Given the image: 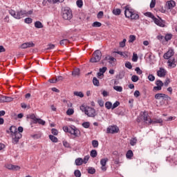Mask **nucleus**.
I'll list each match as a JSON object with an SVG mask.
<instances>
[{
	"label": "nucleus",
	"instance_id": "obj_32",
	"mask_svg": "<svg viewBox=\"0 0 177 177\" xmlns=\"http://www.w3.org/2000/svg\"><path fill=\"white\" fill-rule=\"evenodd\" d=\"M28 118H30V120H32L34 121V123L35 124L36 121L38 120L35 115L31 114L28 116Z\"/></svg>",
	"mask_w": 177,
	"mask_h": 177
},
{
	"label": "nucleus",
	"instance_id": "obj_5",
	"mask_svg": "<svg viewBox=\"0 0 177 177\" xmlns=\"http://www.w3.org/2000/svg\"><path fill=\"white\" fill-rule=\"evenodd\" d=\"M143 120L145 124H148V125L151 124H161L162 122V119H154L153 120H151V119L149 118L147 112H144Z\"/></svg>",
	"mask_w": 177,
	"mask_h": 177
},
{
	"label": "nucleus",
	"instance_id": "obj_14",
	"mask_svg": "<svg viewBox=\"0 0 177 177\" xmlns=\"http://www.w3.org/2000/svg\"><path fill=\"white\" fill-rule=\"evenodd\" d=\"M107 161H109V158H102L100 160V165H102L101 169L104 172H105V171H107V167H106V164H107Z\"/></svg>",
	"mask_w": 177,
	"mask_h": 177
},
{
	"label": "nucleus",
	"instance_id": "obj_63",
	"mask_svg": "<svg viewBox=\"0 0 177 177\" xmlns=\"http://www.w3.org/2000/svg\"><path fill=\"white\" fill-rule=\"evenodd\" d=\"M21 106L22 109H30V106H27L26 103H21Z\"/></svg>",
	"mask_w": 177,
	"mask_h": 177
},
{
	"label": "nucleus",
	"instance_id": "obj_53",
	"mask_svg": "<svg viewBox=\"0 0 177 177\" xmlns=\"http://www.w3.org/2000/svg\"><path fill=\"white\" fill-rule=\"evenodd\" d=\"M106 71H107V67L106 66H104L100 68V73H102V74H104V73H106Z\"/></svg>",
	"mask_w": 177,
	"mask_h": 177
},
{
	"label": "nucleus",
	"instance_id": "obj_21",
	"mask_svg": "<svg viewBox=\"0 0 177 177\" xmlns=\"http://www.w3.org/2000/svg\"><path fill=\"white\" fill-rule=\"evenodd\" d=\"M73 77H80V68H76L72 72Z\"/></svg>",
	"mask_w": 177,
	"mask_h": 177
},
{
	"label": "nucleus",
	"instance_id": "obj_57",
	"mask_svg": "<svg viewBox=\"0 0 177 177\" xmlns=\"http://www.w3.org/2000/svg\"><path fill=\"white\" fill-rule=\"evenodd\" d=\"M89 158H90L89 156H84V158L83 159L84 164H86V162H88V161L89 160Z\"/></svg>",
	"mask_w": 177,
	"mask_h": 177
},
{
	"label": "nucleus",
	"instance_id": "obj_1",
	"mask_svg": "<svg viewBox=\"0 0 177 177\" xmlns=\"http://www.w3.org/2000/svg\"><path fill=\"white\" fill-rule=\"evenodd\" d=\"M124 9L125 17L131 19V20H138V19H139V15H138L133 9L129 8V6H125Z\"/></svg>",
	"mask_w": 177,
	"mask_h": 177
},
{
	"label": "nucleus",
	"instance_id": "obj_60",
	"mask_svg": "<svg viewBox=\"0 0 177 177\" xmlns=\"http://www.w3.org/2000/svg\"><path fill=\"white\" fill-rule=\"evenodd\" d=\"M125 67H127V68H129V70H131V68H132V64H131V62H126Z\"/></svg>",
	"mask_w": 177,
	"mask_h": 177
},
{
	"label": "nucleus",
	"instance_id": "obj_34",
	"mask_svg": "<svg viewBox=\"0 0 177 177\" xmlns=\"http://www.w3.org/2000/svg\"><path fill=\"white\" fill-rule=\"evenodd\" d=\"M76 5H77V8H82V6L84 5V2L82 1V0H77L76 1Z\"/></svg>",
	"mask_w": 177,
	"mask_h": 177
},
{
	"label": "nucleus",
	"instance_id": "obj_27",
	"mask_svg": "<svg viewBox=\"0 0 177 177\" xmlns=\"http://www.w3.org/2000/svg\"><path fill=\"white\" fill-rule=\"evenodd\" d=\"M113 104L111 102H106L105 103V107L107 109V110H110V109H112Z\"/></svg>",
	"mask_w": 177,
	"mask_h": 177
},
{
	"label": "nucleus",
	"instance_id": "obj_31",
	"mask_svg": "<svg viewBox=\"0 0 177 177\" xmlns=\"http://www.w3.org/2000/svg\"><path fill=\"white\" fill-rule=\"evenodd\" d=\"M136 39V35H130L129 39V44H132L134 41Z\"/></svg>",
	"mask_w": 177,
	"mask_h": 177
},
{
	"label": "nucleus",
	"instance_id": "obj_23",
	"mask_svg": "<svg viewBox=\"0 0 177 177\" xmlns=\"http://www.w3.org/2000/svg\"><path fill=\"white\" fill-rule=\"evenodd\" d=\"M115 53L123 56V57H128V53L127 52L115 51Z\"/></svg>",
	"mask_w": 177,
	"mask_h": 177
},
{
	"label": "nucleus",
	"instance_id": "obj_62",
	"mask_svg": "<svg viewBox=\"0 0 177 177\" xmlns=\"http://www.w3.org/2000/svg\"><path fill=\"white\" fill-rule=\"evenodd\" d=\"M145 16H147L148 17H151V19H154V15L151 14V12H146Z\"/></svg>",
	"mask_w": 177,
	"mask_h": 177
},
{
	"label": "nucleus",
	"instance_id": "obj_41",
	"mask_svg": "<svg viewBox=\"0 0 177 177\" xmlns=\"http://www.w3.org/2000/svg\"><path fill=\"white\" fill-rule=\"evenodd\" d=\"M88 174H91V175H93V174H95V172H96V170L93 167H90L88 169Z\"/></svg>",
	"mask_w": 177,
	"mask_h": 177
},
{
	"label": "nucleus",
	"instance_id": "obj_56",
	"mask_svg": "<svg viewBox=\"0 0 177 177\" xmlns=\"http://www.w3.org/2000/svg\"><path fill=\"white\" fill-rule=\"evenodd\" d=\"M90 125L91 124H89V122H85L82 123V127L84 128H89Z\"/></svg>",
	"mask_w": 177,
	"mask_h": 177
},
{
	"label": "nucleus",
	"instance_id": "obj_22",
	"mask_svg": "<svg viewBox=\"0 0 177 177\" xmlns=\"http://www.w3.org/2000/svg\"><path fill=\"white\" fill-rule=\"evenodd\" d=\"M126 157L131 160L133 157V152L131 150H129L126 154Z\"/></svg>",
	"mask_w": 177,
	"mask_h": 177
},
{
	"label": "nucleus",
	"instance_id": "obj_39",
	"mask_svg": "<svg viewBox=\"0 0 177 177\" xmlns=\"http://www.w3.org/2000/svg\"><path fill=\"white\" fill-rule=\"evenodd\" d=\"M67 115H73L74 114V109H68L66 111Z\"/></svg>",
	"mask_w": 177,
	"mask_h": 177
},
{
	"label": "nucleus",
	"instance_id": "obj_28",
	"mask_svg": "<svg viewBox=\"0 0 177 177\" xmlns=\"http://www.w3.org/2000/svg\"><path fill=\"white\" fill-rule=\"evenodd\" d=\"M113 15H115V16H118V15H121V10L119 8L114 9L113 10Z\"/></svg>",
	"mask_w": 177,
	"mask_h": 177
},
{
	"label": "nucleus",
	"instance_id": "obj_46",
	"mask_svg": "<svg viewBox=\"0 0 177 177\" xmlns=\"http://www.w3.org/2000/svg\"><path fill=\"white\" fill-rule=\"evenodd\" d=\"M74 175H75V177H81V171H80V170H75V171H74Z\"/></svg>",
	"mask_w": 177,
	"mask_h": 177
},
{
	"label": "nucleus",
	"instance_id": "obj_38",
	"mask_svg": "<svg viewBox=\"0 0 177 177\" xmlns=\"http://www.w3.org/2000/svg\"><path fill=\"white\" fill-rule=\"evenodd\" d=\"M59 44L62 46L64 45H67V44H68V39H62L59 41Z\"/></svg>",
	"mask_w": 177,
	"mask_h": 177
},
{
	"label": "nucleus",
	"instance_id": "obj_48",
	"mask_svg": "<svg viewBox=\"0 0 177 177\" xmlns=\"http://www.w3.org/2000/svg\"><path fill=\"white\" fill-rule=\"evenodd\" d=\"M24 22L26 24H31V23H32V19H31V18H26V19H25Z\"/></svg>",
	"mask_w": 177,
	"mask_h": 177
},
{
	"label": "nucleus",
	"instance_id": "obj_24",
	"mask_svg": "<svg viewBox=\"0 0 177 177\" xmlns=\"http://www.w3.org/2000/svg\"><path fill=\"white\" fill-rule=\"evenodd\" d=\"M49 139L53 142V143H57V138H56L55 136L50 135L49 136Z\"/></svg>",
	"mask_w": 177,
	"mask_h": 177
},
{
	"label": "nucleus",
	"instance_id": "obj_40",
	"mask_svg": "<svg viewBox=\"0 0 177 177\" xmlns=\"http://www.w3.org/2000/svg\"><path fill=\"white\" fill-rule=\"evenodd\" d=\"M138 142V140L136 138H132L130 141L131 146H135Z\"/></svg>",
	"mask_w": 177,
	"mask_h": 177
},
{
	"label": "nucleus",
	"instance_id": "obj_51",
	"mask_svg": "<svg viewBox=\"0 0 177 177\" xmlns=\"http://www.w3.org/2000/svg\"><path fill=\"white\" fill-rule=\"evenodd\" d=\"M64 80V77L63 76H57L55 78V82H59V81H63Z\"/></svg>",
	"mask_w": 177,
	"mask_h": 177
},
{
	"label": "nucleus",
	"instance_id": "obj_45",
	"mask_svg": "<svg viewBox=\"0 0 177 177\" xmlns=\"http://www.w3.org/2000/svg\"><path fill=\"white\" fill-rule=\"evenodd\" d=\"M92 146L93 147H95V148H96V147H98V146H99V142H97V140H93L92 141Z\"/></svg>",
	"mask_w": 177,
	"mask_h": 177
},
{
	"label": "nucleus",
	"instance_id": "obj_59",
	"mask_svg": "<svg viewBox=\"0 0 177 177\" xmlns=\"http://www.w3.org/2000/svg\"><path fill=\"white\" fill-rule=\"evenodd\" d=\"M97 103L100 107H103V106H104V102L102 100H98Z\"/></svg>",
	"mask_w": 177,
	"mask_h": 177
},
{
	"label": "nucleus",
	"instance_id": "obj_26",
	"mask_svg": "<svg viewBox=\"0 0 177 177\" xmlns=\"http://www.w3.org/2000/svg\"><path fill=\"white\" fill-rule=\"evenodd\" d=\"M35 27H36V28H42L44 26L42 25V23H41V21H36L35 23Z\"/></svg>",
	"mask_w": 177,
	"mask_h": 177
},
{
	"label": "nucleus",
	"instance_id": "obj_18",
	"mask_svg": "<svg viewBox=\"0 0 177 177\" xmlns=\"http://www.w3.org/2000/svg\"><path fill=\"white\" fill-rule=\"evenodd\" d=\"M153 20L155 24H156L157 26H159V27H165V24L164 23V21L162 19L153 17Z\"/></svg>",
	"mask_w": 177,
	"mask_h": 177
},
{
	"label": "nucleus",
	"instance_id": "obj_8",
	"mask_svg": "<svg viewBox=\"0 0 177 177\" xmlns=\"http://www.w3.org/2000/svg\"><path fill=\"white\" fill-rule=\"evenodd\" d=\"M85 114L88 115V117H96V110L92 107L86 106Z\"/></svg>",
	"mask_w": 177,
	"mask_h": 177
},
{
	"label": "nucleus",
	"instance_id": "obj_33",
	"mask_svg": "<svg viewBox=\"0 0 177 177\" xmlns=\"http://www.w3.org/2000/svg\"><path fill=\"white\" fill-rule=\"evenodd\" d=\"M131 81L133 82H138L139 81V77L136 75H133L132 77H131Z\"/></svg>",
	"mask_w": 177,
	"mask_h": 177
},
{
	"label": "nucleus",
	"instance_id": "obj_7",
	"mask_svg": "<svg viewBox=\"0 0 177 177\" xmlns=\"http://www.w3.org/2000/svg\"><path fill=\"white\" fill-rule=\"evenodd\" d=\"M62 17L64 20H71L73 19V12L70 8H64L62 11Z\"/></svg>",
	"mask_w": 177,
	"mask_h": 177
},
{
	"label": "nucleus",
	"instance_id": "obj_4",
	"mask_svg": "<svg viewBox=\"0 0 177 177\" xmlns=\"http://www.w3.org/2000/svg\"><path fill=\"white\" fill-rule=\"evenodd\" d=\"M32 12L30 13L27 12L26 10H21L16 12V11L13 10H9V14L12 16L15 19H21V17H24V16H27L28 15H31Z\"/></svg>",
	"mask_w": 177,
	"mask_h": 177
},
{
	"label": "nucleus",
	"instance_id": "obj_2",
	"mask_svg": "<svg viewBox=\"0 0 177 177\" xmlns=\"http://www.w3.org/2000/svg\"><path fill=\"white\" fill-rule=\"evenodd\" d=\"M10 131L12 138V143L14 145H17V143L19 142V140H20L21 138V133L17 131V128H16L15 126H11L10 127Z\"/></svg>",
	"mask_w": 177,
	"mask_h": 177
},
{
	"label": "nucleus",
	"instance_id": "obj_15",
	"mask_svg": "<svg viewBox=\"0 0 177 177\" xmlns=\"http://www.w3.org/2000/svg\"><path fill=\"white\" fill-rule=\"evenodd\" d=\"M13 101V98L5 95H0V103H6L8 102Z\"/></svg>",
	"mask_w": 177,
	"mask_h": 177
},
{
	"label": "nucleus",
	"instance_id": "obj_54",
	"mask_svg": "<svg viewBox=\"0 0 177 177\" xmlns=\"http://www.w3.org/2000/svg\"><path fill=\"white\" fill-rule=\"evenodd\" d=\"M51 133H53V135L57 136L59 133V131L56 129H52Z\"/></svg>",
	"mask_w": 177,
	"mask_h": 177
},
{
	"label": "nucleus",
	"instance_id": "obj_50",
	"mask_svg": "<svg viewBox=\"0 0 177 177\" xmlns=\"http://www.w3.org/2000/svg\"><path fill=\"white\" fill-rule=\"evenodd\" d=\"M135 71H136L137 74H138V75H141V74H142L143 71H142L140 70V68L139 67H136L135 69Z\"/></svg>",
	"mask_w": 177,
	"mask_h": 177
},
{
	"label": "nucleus",
	"instance_id": "obj_13",
	"mask_svg": "<svg viewBox=\"0 0 177 177\" xmlns=\"http://www.w3.org/2000/svg\"><path fill=\"white\" fill-rule=\"evenodd\" d=\"M35 44L32 41L26 42L20 46L21 49H27V48H34Z\"/></svg>",
	"mask_w": 177,
	"mask_h": 177
},
{
	"label": "nucleus",
	"instance_id": "obj_30",
	"mask_svg": "<svg viewBox=\"0 0 177 177\" xmlns=\"http://www.w3.org/2000/svg\"><path fill=\"white\" fill-rule=\"evenodd\" d=\"M93 84L95 86H99V85H100L99 80H97V78H96V77H93Z\"/></svg>",
	"mask_w": 177,
	"mask_h": 177
},
{
	"label": "nucleus",
	"instance_id": "obj_49",
	"mask_svg": "<svg viewBox=\"0 0 177 177\" xmlns=\"http://www.w3.org/2000/svg\"><path fill=\"white\" fill-rule=\"evenodd\" d=\"M132 62H138V54L133 53V57H132Z\"/></svg>",
	"mask_w": 177,
	"mask_h": 177
},
{
	"label": "nucleus",
	"instance_id": "obj_44",
	"mask_svg": "<svg viewBox=\"0 0 177 177\" xmlns=\"http://www.w3.org/2000/svg\"><path fill=\"white\" fill-rule=\"evenodd\" d=\"M92 26L93 27H102V23L99 22V21H95Z\"/></svg>",
	"mask_w": 177,
	"mask_h": 177
},
{
	"label": "nucleus",
	"instance_id": "obj_47",
	"mask_svg": "<svg viewBox=\"0 0 177 177\" xmlns=\"http://www.w3.org/2000/svg\"><path fill=\"white\" fill-rule=\"evenodd\" d=\"M120 106V102L116 101L113 105H112V110H114V109H117Z\"/></svg>",
	"mask_w": 177,
	"mask_h": 177
},
{
	"label": "nucleus",
	"instance_id": "obj_16",
	"mask_svg": "<svg viewBox=\"0 0 177 177\" xmlns=\"http://www.w3.org/2000/svg\"><path fill=\"white\" fill-rule=\"evenodd\" d=\"M6 167L10 171H19L20 167L17 165H13L12 164H8Z\"/></svg>",
	"mask_w": 177,
	"mask_h": 177
},
{
	"label": "nucleus",
	"instance_id": "obj_11",
	"mask_svg": "<svg viewBox=\"0 0 177 177\" xmlns=\"http://www.w3.org/2000/svg\"><path fill=\"white\" fill-rule=\"evenodd\" d=\"M155 99L158 100H161V99L171 100V97L166 94L164 93H157L155 95Z\"/></svg>",
	"mask_w": 177,
	"mask_h": 177
},
{
	"label": "nucleus",
	"instance_id": "obj_20",
	"mask_svg": "<svg viewBox=\"0 0 177 177\" xmlns=\"http://www.w3.org/2000/svg\"><path fill=\"white\" fill-rule=\"evenodd\" d=\"M174 50L170 49L166 53H165L163 57L164 59H171V57H172V55H174Z\"/></svg>",
	"mask_w": 177,
	"mask_h": 177
},
{
	"label": "nucleus",
	"instance_id": "obj_42",
	"mask_svg": "<svg viewBox=\"0 0 177 177\" xmlns=\"http://www.w3.org/2000/svg\"><path fill=\"white\" fill-rule=\"evenodd\" d=\"M52 2H53V0H43L42 3L44 6H46V5H48V3H52Z\"/></svg>",
	"mask_w": 177,
	"mask_h": 177
},
{
	"label": "nucleus",
	"instance_id": "obj_43",
	"mask_svg": "<svg viewBox=\"0 0 177 177\" xmlns=\"http://www.w3.org/2000/svg\"><path fill=\"white\" fill-rule=\"evenodd\" d=\"M37 123L40 124L41 125H44L45 124V121L41 119L37 118V120H36L35 124H37Z\"/></svg>",
	"mask_w": 177,
	"mask_h": 177
},
{
	"label": "nucleus",
	"instance_id": "obj_52",
	"mask_svg": "<svg viewBox=\"0 0 177 177\" xmlns=\"http://www.w3.org/2000/svg\"><path fill=\"white\" fill-rule=\"evenodd\" d=\"M148 80H149V81H151V82H153V81H154L156 80V77H154V75H149L148 76Z\"/></svg>",
	"mask_w": 177,
	"mask_h": 177
},
{
	"label": "nucleus",
	"instance_id": "obj_3",
	"mask_svg": "<svg viewBox=\"0 0 177 177\" xmlns=\"http://www.w3.org/2000/svg\"><path fill=\"white\" fill-rule=\"evenodd\" d=\"M63 131L73 135L75 138H80L81 131L75 126L64 127Z\"/></svg>",
	"mask_w": 177,
	"mask_h": 177
},
{
	"label": "nucleus",
	"instance_id": "obj_10",
	"mask_svg": "<svg viewBox=\"0 0 177 177\" xmlns=\"http://www.w3.org/2000/svg\"><path fill=\"white\" fill-rule=\"evenodd\" d=\"M120 129L117 126H109L106 129V133H118Z\"/></svg>",
	"mask_w": 177,
	"mask_h": 177
},
{
	"label": "nucleus",
	"instance_id": "obj_25",
	"mask_svg": "<svg viewBox=\"0 0 177 177\" xmlns=\"http://www.w3.org/2000/svg\"><path fill=\"white\" fill-rule=\"evenodd\" d=\"M83 159L81 158H79L75 160V164L77 166H80V165H82V163H83Z\"/></svg>",
	"mask_w": 177,
	"mask_h": 177
},
{
	"label": "nucleus",
	"instance_id": "obj_12",
	"mask_svg": "<svg viewBox=\"0 0 177 177\" xmlns=\"http://www.w3.org/2000/svg\"><path fill=\"white\" fill-rule=\"evenodd\" d=\"M156 86L153 87V91H161V89H162V86H164V83L162 81L158 80L156 81Z\"/></svg>",
	"mask_w": 177,
	"mask_h": 177
},
{
	"label": "nucleus",
	"instance_id": "obj_9",
	"mask_svg": "<svg viewBox=\"0 0 177 177\" xmlns=\"http://www.w3.org/2000/svg\"><path fill=\"white\" fill-rule=\"evenodd\" d=\"M175 6H176V3L174 0H170L166 2L165 8L167 10H172Z\"/></svg>",
	"mask_w": 177,
	"mask_h": 177
},
{
	"label": "nucleus",
	"instance_id": "obj_61",
	"mask_svg": "<svg viewBox=\"0 0 177 177\" xmlns=\"http://www.w3.org/2000/svg\"><path fill=\"white\" fill-rule=\"evenodd\" d=\"M154 6H156V0H151V1L150 3L151 9H153V8H154Z\"/></svg>",
	"mask_w": 177,
	"mask_h": 177
},
{
	"label": "nucleus",
	"instance_id": "obj_58",
	"mask_svg": "<svg viewBox=\"0 0 177 177\" xmlns=\"http://www.w3.org/2000/svg\"><path fill=\"white\" fill-rule=\"evenodd\" d=\"M55 44H50L48 45L47 50H50V49H55Z\"/></svg>",
	"mask_w": 177,
	"mask_h": 177
},
{
	"label": "nucleus",
	"instance_id": "obj_35",
	"mask_svg": "<svg viewBox=\"0 0 177 177\" xmlns=\"http://www.w3.org/2000/svg\"><path fill=\"white\" fill-rule=\"evenodd\" d=\"M90 156H91V157H93V158H95V157H96V156H97V151H96V150H95V149H93L91 151Z\"/></svg>",
	"mask_w": 177,
	"mask_h": 177
},
{
	"label": "nucleus",
	"instance_id": "obj_55",
	"mask_svg": "<svg viewBox=\"0 0 177 177\" xmlns=\"http://www.w3.org/2000/svg\"><path fill=\"white\" fill-rule=\"evenodd\" d=\"M103 15H104V12L103 11H100L97 15V19H102L103 17Z\"/></svg>",
	"mask_w": 177,
	"mask_h": 177
},
{
	"label": "nucleus",
	"instance_id": "obj_37",
	"mask_svg": "<svg viewBox=\"0 0 177 177\" xmlns=\"http://www.w3.org/2000/svg\"><path fill=\"white\" fill-rule=\"evenodd\" d=\"M127 43V39H124L122 41L119 43L120 48H125V44Z\"/></svg>",
	"mask_w": 177,
	"mask_h": 177
},
{
	"label": "nucleus",
	"instance_id": "obj_64",
	"mask_svg": "<svg viewBox=\"0 0 177 177\" xmlns=\"http://www.w3.org/2000/svg\"><path fill=\"white\" fill-rule=\"evenodd\" d=\"M80 110L81 111H84L85 114L86 113V107H85V106L82 105L80 106Z\"/></svg>",
	"mask_w": 177,
	"mask_h": 177
},
{
	"label": "nucleus",
	"instance_id": "obj_6",
	"mask_svg": "<svg viewBox=\"0 0 177 177\" xmlns=\"http://www.w3.org/2000/svg\"><path fill=\"white\" fill-rule=\"evenodd\" d=\"M100 59H102V52L99 50H96L93 53V57L91 58L90 62L91 63H97L100 62Z\"/></svg>",
	"mask_w": 177,
	"mask_h": 177
},
{
	"label": "nucleus",
	"instance_id": "obj_36",
	"mask_svg": "<svg viewBox=\"0 0 177 177\" xmlns=\"http://www.w3.org/2000/svg\"><path fill=\"white\" fill-rule=\"evenodd\" d=\"M113 89H115L116 92H122V87L120 86H114Z\"/></svg>",
	"mask_w": 177,
	"mask_h": 177
},
{
	"label": "nucleus",
	"instance_id": "obj_29",
	"mask_svg": "<svg viewBox=\"0 0 177 177\" xmlns=\"http://www.w3.org/2000/svg\"><path fill=\"white\" fill-rule=\"evenodd\" d=\"M73 93L75 96H78L79 97H84V94L81 91H75Z\"/></svg>",
	"mask_w": 177,
	"mask_h": 177
},
{
	"label": "nucleus",
	"instance_id": "obj_19",
	"mask_svg": "<svg viewBox=\"0 0 177 177\" xmlns=\"http://www.w3.org/2000/svg\"><path fill=\"white\" fill-rule=\"evenodd\" d=\"M167 74V71L164 69V68H160L159 70L157 71L158 77H165Z\"/></svg>",
	"mask_w": 177,
	"mask_h": 177
},
{
	"label": "nucleus",
	"instance_id": "obj_17",
	"mask_svg": "<svg viewBox=\"0 0 177 177\" xmlns=\"http://www.w3.org/2000/svg\"><path fill=\"white\" fill-rule=\"evenodd\" d=\"M167 63L170 68H175L176 67V59L175 58L169 59Z\"/></svg>",
	"mask_w": 177,
	"mask_h": 177
}]
</instances>
